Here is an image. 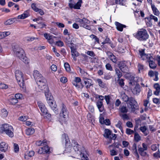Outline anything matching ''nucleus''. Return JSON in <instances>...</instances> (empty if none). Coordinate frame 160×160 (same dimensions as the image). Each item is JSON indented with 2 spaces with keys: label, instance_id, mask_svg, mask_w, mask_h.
<instances>
[{
  "label": "nucleus",
  "instance_id": "nucleus-16",
  "mask_svg": "<svg viewBox=\"0 0 160 160\" xmlns=\"http://www.w3.org/2000/svg\"><path fill=\"white\" fill-rule=\"evenodd\" d=\"M62 141L63 144H64L66 147L69 146L70 142L69 138L67 135L65 134H63L62 135Z\"/></svg>",
  "mask_w": 160,
  "mask_h": 160
},
{
  "label": "nucleus",
  "instance_id": "nucleus-24",
  "mask_svg": "<svg viewBox=\"0 0 160 160\" xmlns=\"http://www.w3.org/2000/svg\"><path fill=\"white\" fill-rule=\"evenodd\" d=\"M107 54L109 58L112 61V62L114 63H116V62L117 59L115 56L110 52H108Z\"/></svg>",
  "mask_w": 160,
  "mask_h": 160
},
{
  "label": "nucleus",
  "instance_id": "nucleus-18",
  "mask_svg": "<svg viewBox=\"0 0 160 160\" xmlns=\"http://www.w3.org/2000/svg\"><path fill=\"white\" fill-rule=\"evenodd\" d=\"M34 154V152L33 151H27L24 154V158L26 160H28L30 158L33 156Z\"/></svg>",
  "mask_w": 160,
  "mask_h": 160
},
{
  "label": "nucleus",
  "instance_id": "nucleus-62",
  "mask_svg": "<svg viewBox=\"0 0 160 160\" xmlns=\"http://www.w3.org/2000/svg\"><path fill=\"white\" fill-rule=\"evenodd\" d=\"M36 11V12H38L41 15H43L44 13V11L41 9L38 8Z\"/></svg>",
  "mask_w": 160,
  "mask_h": 160
},
{
  "label": "nucleus",
  "instance_id": "nucleus-32",
  "mask_svg": "<svg viewBox=\"0 0 160 160\" xmlns=\"http://www.w3.org/2000/svg\"><path fill=\"white\" fill-rule=\"evenodd\" d=\"M15 19H16V18H15L9 19L4 22V24L6 25H9L15 22Z\"/></svg>",
  "mask_w": 160,
  "mask_h": 160
},
{
  "label": "nucleus",
  "instance_id": "nucleus-37",
  "mask_svg": "<svg viewBox=\"0 0 160 160\" xmlns=\"http://www.w3.org/2000/svg\"><path fill=\"white\" fill-rule=\"evenodd\" d=\"M122 123L121 121H118L117 123V124L116 125V126L117 128L120 129L122 133H123V131L122 130Z\"/></svg>",
  "mask_w": 160,
  "mask_h": 160
},
{
  "label": "nucleus",
  "instance_id": "nucleus-41",
  "mask_svg": "<svg viewBox=\"0 0 160 160\" xmlns=\"http://www.w3.org/2000/svg\"><path fill=\"white\" fill-rule=\"evenodd\" d=\"M64 68L65 69L66 71L68 72H71V69L70 68V66L69 64L67 62H66L64 63Z\"/></svg>",
  "mask_w": 160,
  "mask_h": 160
},
{
  "label": "nucleus",
  "instance_id": "nucleus-23",
  "mask_svg": "<svg viewBox=\"0 0 160 160\" xmlns=\"http://www.w3.org/2000/svg\"><path fill=\"white\" fill-rule=\"evenodd\" d=\"M84 82L85 84L86 85V87L87 88H89L92 85V80L91 79L87 78H85Z\"/></svg>",
  "mask_w": 160,
  "mask_h": 160
},
{
  "label": "nucleus",
  "instance_id": "nucleus-60",
  "mask_svg": "<svg viewBox=\"0 0 160 160\" xmlns=\"http://www.w3.org/2000/svg\"><path fill=\"white\" fill-rule=\"evenodd\" d=\"M69 47H70L71 49V52H73L77 51L76 48L74 47V44H73L72 45H71L70 46H69Z\"/></svg>",
  "mask_w": 160,
  "mask_h": 160
},
{
  "label": "nucleus",
  "instance_id": "nucleus-3",
  "mask_svg": "<svg viewBox=\"0 0 160 160\" xmlns=\"http://www.w3.org/2000/svg\"><path fill=\"white\" fill-rule=\"evenodd\" d=\"M0 132L5 133L9 137L12 138L14 136V129L12 127L8 124H4L0 127Z\"/></svg>",
  "mask_w": 160,
  "mask_h": 160
},
{
  "label": "nucleus",
  "instance_id": "nucleus-42",
  "mask_svg": "<svg viewBox=\"0 0 160 160\" xmlns=\"http://www.w3.org/2000/svg\"><path fill=\"white\" fill-rule=\"evenodd\" d=\"M119 110L122 113H126L128 112V109L126 106H121L119 108Z\"/></svg>",
  "mask_w": 160,
  "mask_h": 160
},
{
  "label": "nucleus",
  "instance_id": "nucleus-9",
  "mask_svg": "<svg viewBox=\"0 0 160 160\" xmlns=\"http://www.w3.org/2000/svg\"><path fill=\"white\" fill-rule=\"evenodd\" d=\"M142 147H138V151L141 156L145 157L147 155V153L145 151L148 149V147L144 143L142 144Z\"/></svg>",
  "mask_w": 160,
  "mask_h": 160
},
{
  "label": "nucleus",
  "instance_id": "nucleus-56",
  "mask_svg": "<svg viewBox=\"0 0 160 160\" xmlns=\"http://www.w3.org/2000/svg\"><path fill=\"white\" fill-rule=\"evenodd\" d=\"M8 88V86L7 85L2 83H0V88L6 89Z\"/></svg>",
  "mask_w": 160,
  "mask_h": 160
},
{
  "label": "nucleus",
  "instance_id": "nucleus-61",
  "mask_svg": "<svg viewBox=\"0 0 160 160\" xmlns=\"http://www.w3.org/2000/svg\"><path fill=\"white\" fill-rule=\"evenodd\" d=\"M87 117L88 119L91 121H92V120H94V118L93 116H92L91 114L89 113L87 115Z\"/></svg>",
  "mask_w": 160,
  "mask_h": 160
},
{
  "label": "nucleus",
  "instance_id": "nucleus-39",
  "mask_svg": "<svg viewBox=\"0 0 160 160\" xmlns=\"http://www.w3.org/2000/svg\"><path fill=\"white\" fill-rule=\"evenodd\" d=\"M44 37L48 41L50 38H57L55 36L52 35H50V34L47 33H45L44 34Z\"/></svg>",
  "mask_w": 160,
  "mask_h": 160
},
{
  "label": "nucleus",
  "instance_id": "nucleus-1",
  "mask_svg": "<svg viewBox=\"0 0 160 160\" xmlns=\"http://www.w3.org/2000/svg\"><path fill=\"white\" fill-rule=\"evenodd\" d=\"M33 76L37 85V91L43 92L48 91V88L46 80L39 72L37 70H34Z\"/></svg>",
  "mask_w": 160,
  "mask_h": 160
},
{
  "label": "nucleus",
  "instance_id": "nucleus-54",
  "mask_svg": "<svg viewBox=\"0 0 160 160\" xmlns=\"http://www.w3.org/2000/svg\"><path fill=\"white\" fill-rule=\"evenodd\" d=\"M134 131L129 128H127L126 130V133L127 134L131 135L134 133Z\"/></svg>",
  "mask_w": 160,
  "mask_h": 160
},
{
  "label": "nucleus",
  "instance_id": "nucleus-49",
  "mask_svg": "<svg viewBox=\"0 0 160 160\" xmlns=\"http://www.w3.org/2000/svg\"><path fill=\"white\" fill-rule=\"evenodd\" d=\"M138 70L139 72H141L143 71L144 69V66L143 65L141 64H138Z\"/></svg>",
  "mask_w": 160,
  "mask_h": 160
},
{
  "label": "nucleus",
  "instance_id": "nucleus-33",
  "mask_svg": "<svg viewBox=\"0 0 160 160\" xmlns=\"http://www.w3.org/2000/svg\"><path fill=\"white\" fill-rule=\"evenodd\" d=\"M71 54L73 60L75 61L77 60L76 57L79 55V53L77 51L72 52Z\"/></svg>",
  "mask_w": 160,
  "mask_h": 160
},
{
  "label": "nucleus",
  "instance_id": "nucleus-59",
  "mask_svg": "<svg viewBox=\"0 0 160 160\" xmlns=\"http://www.w3.org/2000/svg\"><path fill=\"white\" fill-rule=\"evenodd\" d=\"M56 24L59 28H63L65 27L64 25L61 22H57L56 23Z\"/></svg>",
  "mask_w": 160,
  "mask_h": 160
},
{
  "label": "nucleus",
  "instance_id": "nucleus-30",
  "mask_svg": "<svg viewBox=\"0 0 160 160\" xmlns=\"http://www.w3.org/2000/svg\"><path fill=\"white\" fill-rule=\"evenodd\" d=\"M34 129L32 128H29L27 129L26 131V133L28 135L32 134L34 132Z\"/></svg>",
  "mask_w": 160,
  "mask_h": 160
},
{
  "label": "nucleus",
  "instance_id": "nucleus-57",
  "mask_svg": "<svg viewBox=\"0 0 160 160\" xmlns=\"http://www.w3.org/2000/svg\"><path fill=\"white\" fill-rule=\"evenodd\" d=\"M14 97L18 100V99H22V96L21 94L17 93L15 94Z\"/></svg>",
  "mask_w": 160,
  "mask_h": 160
},
{
  "label": "nucleus",
  "instance_id": "nucleus-20",
  "mask_svg": "<svg viewBox=\"0 0 160 160\" xmlns=\"http://www.w3.org/2000/svg\"><path fill=\"white\" fill-rule=\"evenodd\" d=\"M151 7L154 15L157 16H159L160 14V12L156 7L155 5H152Z\"/></svg>",
  "mask_w": 160,
  "mask_h": 160
},
{
  "label": "nucleus",
  "instance_id": "nucleus-46",
  "mask_svg": "<svg viewBox=\"0 0 160 160\" xmlns=\"http://www.w3.org/2000/svg\"><path fill=\"white\" fill-rule=\"evenodd\" d=\"M111 42L110 39L107 37L104 41L102 42V44L103 45L107 43L110 44Z\"/></svg>",
  "mask_w": 160,
  "mask_h": 160
},
{
  "label": "nucleus",
  "instance_id": "nucleus-43",
  "mask_svg": "<svg viewBox=\"0 0 160 160\" xmlns=\"http://www.w3.org/2000/svg\"><path fill=\"white\" fill-rule=\"evenodd\" d=\"M134 138L135 141L138 142L140 140L141 138L137 132H136L135 133Z\"/></svg>",
  "mask_w": 160,
  "mask_h": 160
},
{
  "label": "nucleus",
  "instance_id": "nucleus-26",
  "mask_svg": "<svg viewBox=\"0 0 160 160\" xmlns=\"http://www.w3.org/2000/svg\"><path fill=\"white\" fill-rule=\"evenodd\" d=\"M140 129L144 134L145 136H146L148 134V132L146 126H143L141 127Z\"/></svg>",
  "mask_w": 160,
  "mask_h": 160
},
{
  "label": "nucleus",
  "instance_id": "nucleus-64",
  "mask_svg": "<svg viewBox=\"0 0 160 160\" xmlns=\"http://www.w3.org/2000/svg\"><path fill=\"white\" fill-rule=\"evenodd\" d=\"M121 117L123 120H127L129 119L128 116L126 114H122Z\"/></svg>",
  "mask_w": 160,
  "mask_h": 160
},
{
  "label": "nucleus",
  "instance_id": "nucleus-31",
  "mask_svg": "<svg viewBox=\"0 0 160 160\" xmlns=\"http://www.w3.org/2000/svg\"><path fill=\"white\" fill-rule=\"evenodd\" d=\"M18 100L13 96L11 97L9 99V102L12 105H14L18 102Z\"/></svg>",
  "mask_w": 160,
  "mask_h": 160
},
{
  "label": "nucleus",
  "instance_id": "nucleus-45",
  "mask_svg": "<svg viewBox=\"0 0 160 160\" xmlns=\"http://www.w3.org/2000/svg\"><path fill=\"white\" fill-rule=\"evenodd\" d=\"M149 18L150 19L153 20L155 22H158V18L153 14L150 15Z\"/></svg>",
  "mask_w": 160,
  "mask_h": 160
},
{
  "label": "nucleus",
  "instance_id": "nucleus-8",
  "mask_svg": "<svg viewBox=\"0 0 160 160\" xmlns=\"http://www.w3.org/2000/svg\"><path fill=\"white\" fill-rule=\"evenodd\" d=\"M74 145L73 149L75 150V151H77V154L80 155L81 158H82V160H88V157L84 154V153L79 150V145L77 143L74 142Z\"/></svg>",
  "mask_w": 160,
  "mask_h": 160
},
{
  "label": "nucleus",
  "instance_id": "nucleus-17",
  "mask_svg": "<svg viewBox=\"0 0 160 160\" xmlns=\"http://www.w3.org/2000/svg\"><path fill=\"white\" fill-rule=\"evenodd\" d=\"M8 149V144L5 142H2L0 144V151L5 152L7 151Z\"/></svg>",
  "mask_w": 160,
  "mask_h": 160
},
{
  "label": "nucleus",
  "instance_id": "nucleus-13",
  "mask_svg": "<svg viewBox=\"0 0 160 160\" xmlns=\"http://www.w3.org/2000/svg\"><path fill=\"white\" fill-rule=\"evenodd\" d=\"M38 105L40 109L42 115H45L47 113L48 110L44 104L41 101L38 102Z\"/></svg>",
  "mask_w": 160,
  "mask_h": 160
},
{
  "label": "nucleus",
  "instance_id": "nucleus-47",
  "mask_svg": "<svg viewBox=\"0 0 160 160\" xmlns=\"http://www.w3.org/2000/svg\"><path fill=\"white\" fill-rule=\"evenodd\" d=\"M116 74L118 76V78H120L122 76V73L119 70L116 68L115 69Z\"/></svg>",
  "mask_w": 160,
  "mask_h": 160
},
{
  "label": "nucleus",
  "instance_id": "nucleus-6",
  "mask_svg": "<svg viewBox=\"0 0 160 160\" xmlns=\"http://www.w3.org/2000/svg\"><path fill=\"white\" fill-rule=\"evenodd\" d=\"M76 22L79 23L80 27H83L88 29H90V27L88 24L90 23V21L86 18H83L82 19L79 18H77Z\"/></svg>",
  "mask_w": 160,
  "mask_h": 160
},
{
  "label": "nucleus",
  "instance_id": "nucleus-12",
  "mask_svg": "<svg viewBox=\"0 0 160 160\" xmlns=\"http://www.w3.org/2000/svg\"><path fill=\"white\" fill-rule=\"evenodd\" d=\"M139 54L140 56V58H141L142 60H146L147 61H148L149 59L152 57L150 54H145L143 50H139Z\"/></svg>",
  "mask_w": 160,
  "mask_h": 160
},
{
  "label": "nucleus",
  "instance_id": "nucleus-48",
  "mask_svg": "<svg viewBox=\"0 0 160 160\" xmlns=\"http://www.w3.org/2000/svg\"><path fill=\"white\" fill-rule=\"evenodd\" d=\"M90 37L91 38L94 40L95 43H96V42L99 43V39L96 36L94 35H91Z\"/></svg>",
  "mask_w": 160,
  "mask_h": 160
},
{
  "label": "nucleus",
  "instance_id": "nucleus-5",
  "mask_svg": "<svg viewBox=\"0 0 160 160\" xmlns=\"http://www.w3.org/2000/svg\"><path fill=\"white\" fill-rule=\"evenodd\" d=\"M23 75V74L21 71L19 70L16 71L15 76L18 84L21 88L24 90L25 86L24 83Z\"/></svg>",
  "mask_w": 160,
  "mask_h": 160
},
{
  "label": "nucleus",
  "instance_id": "nucleus-34",
  "mask_svg": "<svg viewBox=\"0 0 160 160\" xmlns=\"http://www.w3.org/2000/svg\"><path fill=\"white\" fill-rule=\"evenodd\" d=\"M49 106L51 107L53 111L55 113L57 114L58 113V112L56 108V105L55 104H53V102H52V104L51 106L49 105Z\"/></svg>",
  "mask_w": 160,
  "mask_h": 160
},
{
  "label": "nucleus",
  "instance_id": "nucleus-27",
  "mask_svg": "<svg viewBox=\"0 0 160 160\" xmlns=\"http://www.w3.org/2000/svg\"><path fill=\"white\" fill-rule=\"evenodd\" d=\"M97 105L99 111L102 112L103 109L102 102L100 100H98L97 102Z\"/></svg>",
  "mask_w": 160,
  "mask_h": 160
},
{
  "label": "nucleus",
  "instance_id": "nucleus-25",
  "mask_svg": "<svg viewBox=\"0 0 160 160\" xmlns=\"http://www.w3.org/2000/svg\"><path fill=\"white\" fill-rule=\"evenodd\" d=\"M64 42L68 46L73 44L72 42V39L69 36H68L64 40Z\"/></svg>",
  "mask_w": 160,
  "mask_h": 160
},
{
  "label": "nucleus",
  "instance_id": "nucleus-50",
  "mask_svg": "<svg viewBox=\"0 0 160 160\" xmlns=\"http://www.w3.org/2000/svg\"><path fill=\"white\" fill-rule=\"evenodd\" d=\"M14 151L15 152H18L19 151V147L18 145L14 143L13 145Z\"/></svg>",
  "mask_w": 160,
  "mask_h": 160
},
{
  "label": "nucleus",
  "instance_id": "nucleus-44",
  "mask_svg": "<svg viewBox=\"0 0 160 160\" xmlns=\"http://www.w3.org/2000/svg\"><path fill=\"white\" fill-rule=\"evenodd\" d=\"M46 143V142L45 140L42 141L41 140L38 141L36 142V144L38 146H42L45 145V143Z\"/></svg>",
  "mask_w": 160,
  "mask_h": 160
},
{
  "label": "nucleus",
  "instance_id": "nucleus-58",
  "mask_svg": "<svg viewBox=\"0 0 160 160\" xmlns=\"http://www.w3.org/2000/svg\"><path fill=\"white\" fill-rule=\"evenodd\" d=\"M86 53L88 55L91 57H94L95 56V54L93 52L91 51H88Z\"/></svg>",
  "mask_w": 160,
  "mask_h": 160
},
{
  "label": "nucleus",
  "instance_id": "nucleus-7",
  "mask_svg": "<svg viewBox=\"0 0 160 160\" xmlns=\"http://www.w3.org/2000/svg\"><path fill=\"white\" fill-rule=\"evenodd\" d=\"M68 111L66 106L63 103L61 105V110L60 113L61 119L62 120L64 121L65 119L68 117Z\"/></svg>",
  "mask_w": 160,
  "mask_h": 160
},
{
  "label": "nucleus",
  "instance_id": "nucleus-22",
  "mask_svg": "<svg viewBox=\"0 0 160 160\" xmlns=\"http://www.w3.org/2000/svg\"><path fill=\"white\" fill-rule=\"evenodd\" d=\"M154 87L156 90L154 91V94L158 95L160 92V85L158 83L154 85Z\"/></svg>",
  "mask_w": 160,
  "mask_h": 160
},
{
  "label": "nucleus",
  "instance_id": "nucleus-38",
  "mask_svg": "<svg viewBox=\"0 0 160 160\" xmlns=\"http://www.w3.org/2000/svg\"><path fill=\"white\" fill-rule=\"evenodd\" d=\"M28 14L27 13L24 12L20 15H18V18L20 19H24L28 17Z\"/></svg>",
  "mask_w": 160,
  "mask_h": 160
},
{
  "label": "nucleus",
  "instance_id": "nucleus-36",
  "mask_svg": "<svg viewBox=\"0 0 160 160\" xmlns=\"http://www.w3.org/2000/svg\"><path fill=\"white\" fill-rule=\"evenodd\" d=\"M104 132V136L105 138H108V137H110L109 136L111 134V132L108 129H105Z\"/></svg>",
  "mask_w": 160,
  "mask_h": 160
},
{
  "label": "nucleus",
  "instance_id": "nucleus-55",
  "mask_svg": "<svg viewBox=\"0 0 160 160\" xmlns=\"http://www.w3.org/2000/svg\"><path fill=\"white\" fill-rule=\"evenodd\" d=\"M105 67L107 69L110 70L112 71V68L111 66V65L109 63H108L105 65Z\"/></svg>",
  "mask_w": 160,
  "mask_h": 160
},
{
  "label": "nucleus",
  "instance_id": "nucleus-63",
  "mask_svg": "<svg viewBox=\"0 0 160 160\" xmlns=\"http://www.w3.org/2000/svg\"><path fill=\"white\" fill-rule=\"evenodd\" d=\"M51 70L54 71L56 72L57 69V66L54 64H52L51 67Z\"/></svg>",
  "mask_w": 160,
  "mask_h": 160
},
{
  "label": "nucleus",
  "instance_id": "nucleus-28",
  "mask_svg": "<svg viewBox=\"0 0 160 160\" xmlns=\"http://www.w3.org/2000/svg\"><path fill=\"white\" fill-rule=\"evenodd\" d=\"M0 114L2 117L4 118L6 117L7 116L8 113L6 109L3 108L1 109L0 111Z\"/></svg>",
  "mask_w": 160,
  "mask_h": 160
},
{
  "label": "nucleus",
  "instance_id": "nucleus-2",
  "mask_svg": "<svg viewBox=\"0 0 160 160\" xmlns=\"http://www.w3.org/2000/svg\"><path fill=\"white\" fill-rule=\"evenodd\" d=\"M13 51L16 55L25 63L28 62V60L25 56L24 50L18 46H15L13 48Z\"/></svg>",
  "mask_w": 160,
  "mask_h": 160
},
{
  "label": "nucleus",
  "instance_id": "nucleus-51",
  "mask_svg": "<svg viewBox=\"0 0 160 160\" xmlns=\"http://www.w3.org/2000/svg\"><path fill=\"white\" fill-rule=\"evenodd\" d=\"M28 117L27 116H20L19 118V119L22 122H25L28 119Z\"/></svg>",
  "mask_w": 160,
  "mask_h": 160
},
{
  "label": "nucleus",
  "instance_id": "nucleus-53",
  "mask_svg": "<svg viewBox=\"0 0 160 160\" xmlns=\"http://www.w3.org/2000/svg\"><path fill=\"white\" fill-rule=\"evenodd\" d=\"M31 7L32 8L35 12L36 11H37L36 10L38 8L37 7L36 4L35 3H33L31 5Z\"/></svg>",
  "mask_w": 160,
  "mask_h": 160
},
{
  "label": "nucleus",
  "instance_id": "nucleus-35",
  "mask_svg": "<svg viewBox=\"0 0 160 160\" xmlns=\"http://www.w3.org/2000/svg\"><path fill=\"white\" fill-rule=\"evenodd\" d=\"M121 98L122 100L125 102H128L129 100L128 97L125 93H123L121 94Z\"/></svg>",
  "mask_w": 160,
  "mask_h": 160
},
{
  "label": "nucleus",
  "instance_id": "nucleus-29",
  "mask_svg": "<svg viewBox=\"0 0 160 160\" xmlns=\"http://www.w3.org/2000/svg\"><path fill=\"white\" fill-rule=\"evenodd\" d=\"M96 82L98 83L99 86L102 88H104L105 86V83L103 82L100 79L98 78L96 80Z\"/></svg>",
  "mask_w": 160,
  "mask_h": 160
},
{
  "label": "nucleus",
  "instance_id": "nucleus-21",
  "mask_svg": "<svg viewBox=\"0 0 160 160\" xmlns=\"http://www.w3.org/2000/svg\"><path fill=\"white\" fill-rule=\"evenodd\" d=\"M115 24L117 29L120 31H122L123 28L126 27L125 25L122 24L118 22H115Z\"/></svg>",
  "mask_w": 160,
  "mask_h": 160
},
{
  "label": "nucleus",
  "instance_id": "nucleus-40",
  "mask_svg": "<svg viewBox=\"0 0 160 160\" xmlns=\"http://www.w3.org/2000/svg\"><path fill=\"white\" fill-rule=\"evenodd\" d=\"M159 147V144H153L151 146V150L153 151H155L158 149Z\"/></svg>",
  "mask_w": 160,
  "mask_h": 160
},
{
  "label": "nucleus",
  "instance_id": "nucleus-19",
  "mask_svg": "<svg viewBox=\"0 0 160 160\" xmlns=\"http://www.w3.org/2000/svg\"><path fill=\"white\" fill-rule=\"evenodd\" d=\"M154 61V59L152 57L150 59L147 61L149 63V66L152 69L155 68L157 66V65L155 63Z\"/></svg>",
  "mask_w": 160,
  "mask_h": 160
},
{
  "label": "nucleus",
  "instance_id": "nucleus-52",
  "mask_svg": "<svg viewBox=\"0 0 160 160\" xmlns=\"http://www.w3.org/2000/svg\"><path fill=\"white\" fill-rule=\"evenodd\" d=\"M55 44L58 47H62L64 45V43L61 41H59L56 42Z\"/></svg>",
  "mask_w": 160,
  "mask_h": 160
},
{
  "label": "nucleus",
  "instance_id": "nucleus-10",
  "mask_svg": "<svg viewBox=\"0 0 160 160\" xmlns=\"http://www.w3.org/2000/svg\"><path fill=\"white\" fill-rule=\"evenodd\" d=\"M74 0H70L69 3V6L71 8L79 9L81 6V1H78L76 4Z\"/></svg>",
  "mask_w": 160,
  "mask_h": 160
},
{
  "label": "nucleus",
  "instance_id": "nucleus-15",
  "mask_svg": "<svg viewBox=\"0 0 160 160\" xmlns=\"http://www.w3.org/2000/svg\"><path fill=\"white\" fill-rule=\"evenodd\" d=\"M131 106V110L132 111L134 112L135 111V109L136 107V104L137 102L135 100L132 98H129L128 101L127 102Z\"/></svg>",
  "mask_w": 160,
  "mask_h": 160
},
{
  "label": "nucleus",
  "instance_id": "nucleus-4",
  "mask_svg": "<svg viewBox=\"0 0 160 160\" xmlns=\"http://www.w3.org/2000/svg\"><path fill=\"white\" fill-rule=\"evenodd\" d=\"M135 38L140 41H145L149 38V35L146 30L141 29L134 36Z\"/></svg>",
  "mask_w": 160,
  "mask_h": 160
},
{
  "label": "nucleus",
  "instance_id": "nucleus-11",
  "mask_svg": "<svg viewBox=\"0 0 160 160\" xmlns=\"http://www.w3.org/2000/svg\"><path fill=\"white\" fill-rule=\"evenodd\" d=\"M47 102L49 105L51 106L52 104V102H53V97L52 96L51 93L49 92V90L48 89V91L47 92H44Z\"/></svg>",
  "mask_w": 160,
  "mask_h": 160
},
{
  "label": "nucleus",
  "instance_id": "nucleus-14",
  "mask_svg": "<svg viewBox=\"0 0 160 160\" xmlns=\"http://www.w3.org/2000/svg\"><path fill=\"white\" fill-rule=\"evenodd\" d=\"M50 148L48 146H46L40 148L38 151V153L39 154L49 153Z\"/></svg>",
  "mask_w": 160,
  "mask_h": 160
}]
</instances>
